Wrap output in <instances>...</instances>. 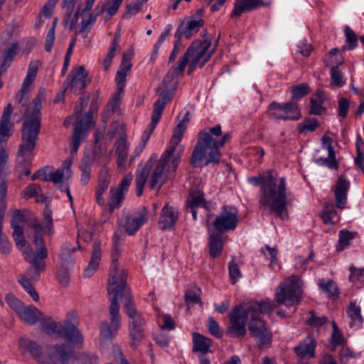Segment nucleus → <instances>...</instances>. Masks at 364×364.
I'll list each match as a JSON object with an SVG mask.
<instances>
[{"label": "nucleus", "instance_id": "f257e3e1", "mask_svg": "<svg viewBox=\"0 0 364 364\" xmlns=\"http://www.w3.org/2000/svg\"><path fill=\"white\" fill-rule=\"evenodd\" d=\"M248 181L255 186H260V208L274 213L282 220L288 219L287 183L285 177H279L275 170L270 169L258 176L249 178Z\"/></svg>", "mask_w": 364, "mask_h": 364}, {"label": "nucleus", "instance_id": "f03ea898", "mask_svg": "<svg viewBox=\"0 0 364 364\" xmlns=\"http://www.w3.org/2000/svg\"><path fill=\"white\" fill-rule=\"evenodd\" d=\"M43 92L39 95L33 106V112H24L27 119L24 120L21 130V142L18 146L14 173L19 178L31 173V166L34 156L33 151L41 129V100L43 98Z\"/></svg>", "mask_w": 364, "mask_h": 364}, {"label": "nucleus", "instance_id": "7ed1b4c3", "mask_svg": "<svg viewBox=\"0 0 364 364\" xmlns=\"http://www.w3.org/2000/svg\"><path fill=\"white\" fill-rule=\"evenodd\" d=\"M13 113V107L8 104L4 107L0 119V253L9 255L11 252V244L6 235H2L3 219L6 208V196L7 193V182L4 173L9 159L4 145L12 134L14 123L11 122V117Z\"/></svg>", "mask_w": 364, "mask_h": 364}, {"label": "nucleus", "instance_id": "20e7f679", "mask_svg": "<svg viewBox=\"0 0 364 364\" xmlns=\"http://www.w3.org/2000/svg\"><path fill=\"white\" fill-rule=\"evenodd\" d=\"M230 137V133L222 134L220 124L199 132L197 143L191 155V164L194 167H200L204 161L205 165L218 164L222 156L220 149Z\"/></svg>", "mask_w": 364, "mask_h": 364}, {"label": "nucleus", "instance_id": "39448f33", "mask_svg": "<svg viewBox=\"0 0 364 364\" xmlns=\"http://www.w3.org/2000/svg\"><path fill=\"white\" fill-rule=\"evenodd\" d=\"M211 43L208 40H196L191 43L186 53L180 58L178 65L171 70L163 80L161 89L164 90H175L178 82V76L184 72L186 65L189 63L188 74L191 75L194 69L199 66L203 68L210 60L214 50H209Z\"/></svg>", "mask_w": 364, "mask_h": 364}, {"label": "nucleus", "instance_id": "423d86ee", "mask_svg": "<svg viewBox=\"0 0 364 364\" xmlns=\"http://www.w3.org/2000/svg\"><path fill=\"white\" fill-rule=\"evenodd\" d=\"M180 151H181V149ZM156 159V155L151 156L144 167L137 171L136 176V193L137 196H141L144 187L150 174L151 188L159 189L170 178L171 174L176 171L181 162L180 153L171 155L164 151L152 172L150 173L151 161Z\"/></svg>", "mask_w": 364, "mask_h": 364}, {"label": "nucleus", "instance_id": "0eeeda50", "mask_svg": "<svg viewBox=\"0 0 364 364\" xmlns=\"http://www.w3.org/2000/svg\"><path fill=\"white\" fill-rule=\"evenodd\" d=\"M44 223L45 232L47 231L48 234H53L52 211L48 208H46L44 210ZM32 227L34 230L33 244L36 247V251L35 252L33 249L28 248L23 252V257L28 262L32 264L34 267V270L28 269L27 274L32 279L38 280L40 272H43L46 268L45 259L48 257V250L42 236L44 232L43 226L40 223H36L33 224Z\"/></svg>", "mask_w": 364, "mask_h": 364}, {"label": "nucleus", "instance_id": "6e6552de", "mask_svg": "<svg viewBox=\"0 0 364 364\" xmlns=\"http://www.w3.org/2000/svg\"><path fill=\"white\" fill-rule=\"evenodd\" d=\"M19 348L23 355L28 353L38 364H70L75 358L73 348L65 343L50 346L47 349V359L42 358L43 348L36 341L21 338Z\"/></svg>", "mask_w": 364, "mask_h": 364}, {"label": "nucleus", "instance_id": "1a4fd4ad", "mask_svg": "<svg viewBox=\"0 0 364 364\" xmlns=\"http://www.w3.org/2000/svg\"><path fill=\"white\" fill-rule=\"evenodd\" d=\"M79 318L76 311H70L63 323L56 322L50 318L43 319L41 329L47 335L57 334L58 337L68 342L70 346H81L83 343V336L78 328Z\"/></svg>", "mask_w": 364, "mask_h": 364}, {"label": "nucleus", "instance_id": "9d476101", "mask_svg": "<svg viewBox=\"0 0 364 364\" xmlns=\"http://www.w3.org/2000/svg\"><path fill=\"white\" fill-rule=\"evenodd\" d=\"M122 290L107 291L109 296L110 305L109 306V320H105L100 325V338L101 341L112 340L114 338L122 326V316L119 314V304L118 296Z\"/></svg>", "mask_w": 364, "mask_h": 364}, {"label": "nucleus", "instance_id": "9b49d317", "mask_svg": "<svg viewBox=\"0 0 364 364\" xmlns=\"http://www.w3.org/2000/svg\"><path fill=\"white\" fill-rule=\"evenodd\" d=\"M123 239L117 232L112 237V248L111 252L112 263L109 269L107 291L122 290L126 284L127 274L125 270L118 266L117 261L121 254Z\"/></svg>", "mask_w": 364, "mask_h": 364}, {"label": "nucleus", "instance_id": "f8f14e48", "mask_svg": "<svg viewBox=\"0 0 364 364\" xmlns=\"http://www.w3.org/2000/svg\"><path fill=\"white\" fill-rule=\"evenodd\" d=\"M302 291V282L300 277L292 275L280 284L275 293L274 299L279 304L291 306L299 303Z\"/></svg>", "mask_w": 364, "mask_h": 364}, {"label": "nucleus", "instance_id": "ddd939ff", "mask_svg": "<svg viewBox=\"0 0 364 364\" xmlns=\"http://www.w3.org/2000/svg\"><path fill=\"white\" fill-rule=\"evenodd\" d=\"M95 1L96 0H85L84 4L77 7L72 22L73 24H75L80 16L82 18V21L79 24V33H82L86 29L90 28L96 22L97 18L102 15L105 11L107 4L103 1H100L96 5L94 11L91 12Z\"/></svg>", "mask_w": 364, "mask_h": 364}, {"label": "nucleus", "instance_id": "4468645a", "mask_svg": "<svg viewBox=\"0 0 364 364\" xmlns=\"http://www.w3.org/2000/svg\"><path fill=\"white\" fill-rule=\"evenodd\" d=\"M95 1L96 0H85L84 4L77 7L72 22L73 24H75L80 16L82 18V21L79 24V33H82L86 29L90 28L96 22L97 18L102 15L105 11L107 4L103 1H100L96 5L94 11L91 12Z\"/></svg>", "mask_w": 364, "mask_h": 364}, {"label": "nucleus", "instance_id": "2eb2a0df", "mask_svg": "<svg viewBox=\"0 0 364 364\" xmlns=\"http://www.w3.org/2000/svg\"><path fill=\"white\" fill-rule=\"evenodd\" d=\"M240 220L237 208L225 205L220 208L219 213L211 224V228L219 234H223L236 229Z\"/></svg>", "mask_w": 364, "mask_h": 364}, {"label": "nucleus", "instance_id": "dca6fc26", "mask_svg": "<svg viewBox=\"0 0 364 364\" xmlns=\"http://www.w3.org/2000/svg\"><path fill=\"white\" fill-rule=\"evenodd\" d=\"M38 71V68L36 65H30L28 69L27 75L23 82L22 87L21 89V93L17 95L16 100L18 104L21 105L22 109H21L20 112L25 117V119H27L26 114H24V112L28 111L32 113L33 110V106L35 105L37 99L39 97V95L41 92H43V98L41 100L40 105H41L42 102L45 100L46 97V91L43 89H41L38 91L37 96L33 100L31 103H28L29 99V86L33 82L36 74ZM42 106H41V108Z\"/></svg>", "mask_w": 364, "mask_h": 364}, {"label": "nucleus", "instance_id": "f3484780", "mask_svg": "<svg viewBox=\"0 0 364 364\" xmlns=\"http://www.w3.org/2000/svg\"><path fill=\"white\" fill-rule=\"evenodd\" d=\"M269 114L277 119L296 121L301 117L299 105L296 102L286 103L272 102L269 106Z\"/></svg>", "mask_w": 364, "mask_h": 364}, {"label": "nucleus", "instance_id": "a211bd4d", "mask_svg": "<svg viewBox=\"0 0 364 364\" xmlns=\"http://www.w3.org/2000/svg\"><path fill=\"white\" fill-rule=\"evenodd\" d=\"M90 82L88 77V72L84 66H78L70 72L64 82L65 91L70 92L75 95H79L85 90Z\"/></svg>", "mask_w": 364, "mask_h": 364}, {"label": "nucleus", "instance_id": "6ab92c4d", "mask_svg": "<svg viewBox=\"0 0 364 364\" xmlns=\"http://www.w3.org/2000/svg\"><path fill=\"white\" fill-rule=\"evenodd\" d=\"M250 314V311L247 306L245 308L242 306H237L231 310L229 314L230 323L229 333L232 336H244L246 334V324Z\"/></svg>", "mask_w": 364, "mask_h": 364}, {"label": "nucleus", "instance_id": "aec40b11", "mask_svg": "<svg viewBox=\"0 0 364 364\" xmlns=\"http://www.w3.org/2000/svg\"><path fill=\"white\" fill-rule=\"evenodd\" d=\"M171 92L169 90H163L160 94V97L155 102L154 105V110L151 116V122L144 131L141 138V144L146 146L149 140L150 136L155 129L156 124L160 121L162 112L164 109L167 102L170 100Z\"/></svg>", "mask_w": 364, "mask_h": 364}, {"label": "nucleus", "instance_id": "412c9836", "mask_svg": "<svg viewBox=\"0 0 364 364\" xmlns=\"http://www.w3.org/2000/svg\"><path fill=\"white\" fill-rule=\"evenodd\" d=\"M132 180L133 176L132 173H127L124 176L118 187L110 188L108 205L109 210L111 213L121 206L122 202L124 199L125 193L128 191Z\"/></svg>", "mask_w": 364, "mask_h": 364}, {"label": "nucleus", "instance_id": "4be33fe9", "mask_svg": "<svg viewBox=\"0 0 364 364\" xmlns=\"http://www.w3.org/2000/svg\"><path fill=\"white\" fill-rule=\"evenodd\" d=\"M321 149L328 153L327 156H314V162L320 166L327 167L330 169L337 170L338 161L336 159V151L333 146V139L330 136L323 135L321 138Z\"/></svg>", "mask_w": 364, "mask_h": 364}, {"label": "nucleus", "instance_id": "5701e85b", "mask_svg": "<svg viewBox=\"0 0 364 364\" xmlns=\"http://www.w3.org/2000/svg\"><path fill=\"white\" fill-rule=\"evenodd\" d=\"M149 210L143 206L136 212L126 218L124 228L129 235H134L148 221Z\"/></svg>", "mask_w": 364, "mask_h": 364}, {"label": "nucleus", "instance_id": "b1692460", "mask_svg": "<svg viewBox=\"0 0 364 364\" xmlns=\"http://www.w3.org/2000/svg\"><path fill=\"white\" fill-rule=\"evenodd\" d=\"M92 123V115L90 112H88L82 119L76 122L72 137V152L77 151L85 137L86 130Z\"/></svg>", "mask_w": 364, "mask_h": 364}, {"label": "nucleus", "instance_id": "393cba45", "mask_svg": "<svg viewBox=\"0 0 364 364\" xmlns=\"http://www.w3.org/2000/svg\"><path fill=\"white\" fill-rule=\"evenodd\" d=\"M350 181L343 175L338 176L332 191L335 196L336 206L339 209H344L347 204L348 191L350 188Z\"/></svg>", "mask_w": 364, "mask_h": 364}, {"label": "nucleus", "instance_id": "a878e982", "mask_svg": "<svg viewBox=\"0 0 364 364\" xmlns=\"http://www.w3.org/2000/svg\"><path fill=\"white\" fill-rule=\"evenodd\" d=\"M179 212L175 207L166 204L161 209L158 221V227L162 230H170L176 225Z\"/></svg>", "mask_w": 364, "mask_h": 364}, {"label": "nucleus", "instance_id": "bb28decb", "mask_svg": "<svg viewBox=\"0 0 364 364\" xmlns=\"http://www.w3.org/2000/svg\"><path fill=\"white\" fill-rule=\"evenodd\" d=\"M145 325L146 321L144 318L129 321V331L131 347L136 348L142 342L145 337Z\"/></svg>", "mask_w": 364, "mask_h": 364}, {"label": "nucleus", "instance_id": "cd10ccee", "mask_svg": "<svg viewBox=\"0 0 364 364\" xmlns=\"http://www.w3.org/2000/svg\"><path fill=\"white\" fill-rule=\"evenodd\" d=\"M316 341L311 334H309L294 348V353L300 359L314 357Z\"/></svg>", "mask_w": 364, "mask_h": 364}, {"label": "nucleus", "instance_id": "c85d7f7f", "mask_svg": "<svg viewBox=\"0 0 364 364\" xmlns=\"http://www.w3.org/2000/svg\"><path fill=\"white\" fill-rule=\"evenodd\" d=\"M203 24L204 21L201 18L191 19L186 23H182L175 33V38H181L182 36H185L186 38H190L200 30Z\"/></svg>", "mask_w": 364, "mask_h": 364}, {"label": "nucleus", "instance_id": "c756f323", "mask_svg": "<svg viewBox=\"0 0 364 364\" xmlns=\"http://www.w3.org/2000/svg\"><path fill=\"white\" fill-rule=\"evenodd\" d=\"M18 48V44L0 45L1 73H4L10 66L16 55Z\"/></svg>", "mask_w": 364, "mask_h": 364}, {"label": "nucleus", "instance_id": "7c9ffc66", "mask_svg": "<svg viewBox=\"0 0 364 364\" xmlns=\"http://www.w3.org/2000/svg\"><path fill=\"white\" fill-rule=\"evenodd\" d=\"M269 4L262 0H236L231 16L237 18L244 12L252 11L261 6H268Z\"/></svg>", "mask_w": 364, "mask_h": 364}, {"label": "nucleus", "instance_id": "2f4dec72", "mask_svg": "<svg viewBox=\"0 0 364 364\" xmlns=\"http://www.w3.org/2000/svg\"><path fill=\"white\" fill-rule=\"evenodd\" d=\"M119 298L124 299V310L127 315L130 318V321H133L139 318H143L141 314L137 313L134 303L133 301L132 296L131 295V292L129 289H127V284L124 285V287L120 291L118 296V299Z\"/></svg>", "mask_w": 364, "mask_h": 364}, {"label": "nucleus", "instance_id": "473e14b6", "mask_svg": "<svg viewBox=\"0 0 364 364\" xmlns=\"http://www.w3.org/2000/svg\"><path fill=\"white\" fill-rule=\"evenodd\" d=\"M101 244L98 241H95L92 245L90 261L82 273L84 277H90L94 274L101 261Z\"/></svg>", "mask_w": 364, "mask_h": 364}, {"label": "nucleus", "instance_id": "72a5a7b5", "mask_svg": "<svg viewBox=\"0 0 364 364\" xmlns=\"http://www.w3.org/2000/svg\"><path fill=\"white\" fill-rule=\"evenodd\" d=\"M346 314L350 319L349 326L351 328H360L364 319L361 315V308L355 301H350L346 309Z\"/></svg>", "mask_w": 364, "mask_h": 364}, {"label": "nucleus", "instance_id": "f704fd0d", "mask_svg": "<svg viewBox=\"0 0 364 364\" xmlns=\"http://www.w3.org/2000/svg\"><path fill=\"white\" fill-rule=\"evenodd\" d=\"M210 228L208 229L209 237H208V247L209 254L211 257H218L223 250L224 242L222 239L221 235L217 232H210Z\"/></svg>", "mask_w": 364, "mask_h": 364}, {"label": "nucleus", "instance_id": "c9c22d12", "mask_svg": "<svg viewBox=\"0 0 364 364\" xmlns=\"http://www.w3.org/2000/svg\"><path fill=\"white\" fill-rule=\"evenodd\" d=\"M20 318L29 325H34L43 318V314L34 306H24L18 314Z\"/></svg>", "mask_w": 364, "mask_h": 364}, {"label": "nucleus", "instance_id": "e433bc0d", "mask_svg": "<svg viewBox=\"0 0 364 364\" xmlns=\"http://www.w3.org/2000/svg\"><path fill=\"white\" fill-rule=\"evenodd\" d=\"M193 353H212L210 350L212 341L209 338L205 337L198 333H194L193 335Z\"/></svg>", "mask_w": 364, "mask_h": 364}, {"label": "nucleus", "instance_id": "4c0bfd02", "mask_svg": "<svg viewBox=\"0 0 364 364\" xmlns=\"http://www.w3.org/2000/svg\"><path fill=\"white\" fill-rule=\"evenodd\" d=\"M184 132L185 131L182 129L175 128L172 137L170 140L169 146L164 151L165 152H168V154L171 155L177 154H179V151L181 149V151H180V159L181 158V154L184 151V147L182 145H179V143L183 138Z\"/></svg>", "mask_w": 364, "mask_h": 364}, {"label": "nucleus", "instance_id": "58836bf2", "mask_svg": "<svg viewBox=\"0 0 364 364\" xmlns=\"http://www.w3.org/2000/svg\"><path fill=\"white\" fill-rule=\"evenodd\" d=\"M71 176L72 171L69 165H63L58 170L50 171L49 181L54 184H61L69 180Z\"/></svg>", "mask_w": 364, "mask_h": 364}, {"label": "nucleus", "instance_id": "ea45409f", "mask_svg": "<svg viewBox=\"0 0 364 364\" xmlns=\"http://www.w3.org/2000/svg\"><path fill=\"white\" fill-rule=\"evenodd\" d=\"M247 307L250 314L260 316L262 314H271L274 306L273 302L269 299L260 302L252 301L248 304Z\"/></svg>", "mask_w": 364, "mask_h": 364}, {"label": "nucleus", "instance_id": "a19ab883", "mask_svg": "<svg viewBox=\"0 0 364 364\" xmlns=\"http://www.w3.org/2000/svg\"><path fill=\"white\" fill-rule=\"evenodd\" d=\"M117 154V165L121 167L123 166L127 161L128 156V150L129 144L126 139L125 136H120L116 144Z\"/></svg>", "mask_w": 364, "mask_h": 364}, {"label": "nucleus", "instance_id": "79ce46f5", "mask_svg": "<svg viewBox=\"0 0 364 364\" xmlns=\"http://www.w3.org/2000/svg\"><path fill=\"white\" fill-rule=\"evenodd\" d=\"M325 101L324 93L321 91H318L314 97L310 100L311 107L310 114L315 115H320L326 112V108L323 107V104Z\"/></svg>", "mask_w": 364, "mask_h": 364}, {"label": "nucleus", "instance_id": "37998d69", "mask_svg": "<svg viewBox=\"0 0 364 364\" xmlns=\"http://www.w3.org/2000/svg\"><path fill=\"white\" fill-rule=\"evenodd\" d=\"M20 25L17 22H13L1 34L0 45L18 44L14 41V37L18 31Z\"/></svg>", "mask_w": 364, "mask_h": 364}, {"label": "nucleus", "instance_id": "c03bdc74", "mask_svg": "<svg viewBox=\"0 0 364 364\" xmlns=\"http://www.w3.org/2000/svg\"><path fill=\"white\" fill-rule=\"evenodd\" d=\"M344 35L346 44L342 46L341 51L353 50L358 46V38L356 33L348 26L344 27Z\"/></svg>", "mask_w": 364, "mask_h": 364}, {"label": "nucleus", "instance_id": "a18cd8bd", "mask_svg": "<svg viewBox=\"0 0 364 364\" xmlns=\"http://www.w3.org/2000/svg\"><path fill=\"white\" fill-rule=\"evenodd\" d=\"M323 222L326 225H331L335 223L336 219L338 220L339 216L333 203H326L325 208L321 214Z\"/></svg>", "mask_w": 364, "mask_h": 364}, {"label": "nucleus", "instance_id": "49530a36", "mask_svg": "<svg viewBox=\"0 0 364 364\" xmlns=\"http://www.w3.org/2000/svg\"><path fill=\"white\" fill-rule=\"evenodd\" d=\"M250 319L248 323V328L253 336L261 331L267 328L264 321L261 318L259 315L250 314Z\"/></svg>", "mask_w": 364, "mask_h": 364}, {"label": "nucleus", "instance_id": "de8ad7c7", "mask_svg": "<svg viewBox=\"0 0 364 364\" xmlns=\"http://www.w3.org/2000/svg\"><path fill=\"white\" fill-rule=\"evenodd\" d=\"M319 288L325 292L328 297L336 296L338 294V287L331 279H320L318 281Z\"/></svg>", "mask_w": 364, "mask_h": 364}, {"label": "nucleus", "instance_id": "09e8293b", "mask_svg": "<svg viewBox=\"0 0 364 364\" xmlns=\"http://www.w3.org/2000/svg\"><path fill=\"white\" fill-rule=\"evenodd\" d=\"M119 35H115V36L112 41V45L109 49V51L104 60L103 68H104L105 70H108L109 68L110 67L112 59L115 55L117 48H119Z\"/></svg>", "mask_w": 364, "mask_h": 364}, {"label": "nucleus", "instance_id": "8fccbe9b", "mask_svg": "<svg viewBox=\"0 0 364 364\" xmlns=\"http://www.w3.org/2000/svg\"><path fill=\"white\" fill-rule=\"evenodd\" d=\"M205 204L203 192L200 191L191 192L187 200V208H197Z\"/></svg>", "mask_w": 364, "mask_h": 364}, {"label": "nucleus", "instance_id": "3c124183", "mask_svg": "<svg viewBox=\"0 0 364 364\" xmlns=\"http://www.w3.org/2000/svg\"><path fill=\"white\" fill-rule=\"evenodd\" d=\"M92 164L88 158L83 159L82 164L80 166V170L81 171V183L85 186L88 183L90 176H91Z\"/></svg>", "mask_w": 364, "mask_h": 364}, {"label": "nucleus", "instance_id": "603ef678", "mask_svg": "<svg viewBox=\"0 0 364 364\" xmlns=\"http://www.w3.org/2000/svg\"><path fill=\"white\" fill-rule=\"evenodd\" d=\"M354 238L353 232L348 230H341L339 232V239L337 245V250L342 251L350 245V242Z\"/></svg>", "mask_w": 364, "mask_h": 364}, {"label": "nucleus", "instance_id": "864d4df0", "mask_svg": "<svg viewBox=\"0 0 364 364\" xmlns=\"http://www.w3.org/2000/svg\"><path fill=\"white\" fill-rule=\"evenodd\" d=\"M342 63L343 60H341L337 65L332 66L330 70L332 82L337 87H342L346 83L345 80H343L342 73L338 69L339 65H341Z\"/></svg>", "mask_w": 364, "mask_h": 364}, {"label": "nucleus", "instance_id": "5fc2aeb1", "mask_svg": "<svg viewBox=\"0 0 364 364\" xmlns=\"http://www.w3.org/2000/svg\"><path fill=\"white\" fill-rule=\"evenodd\" d=\"M332 328L333 332L331 340L332 345L333 346L344 345L346 343L345 338L335 321L332 322Z\"/></svg>", "mask_w": 364, "mask_h": 364}, {"label": "nucleus", "instance_id": "6e6d98bb", "mask_svg": "<svg viewBox=\"0 0 364 364\" xmlns=\"http://www.w3.org/2000/svg\"><path fill=\"white\" fill-rule=\"evenodd\" d=\"M318 126V123L316 119L308 118L298 125V130L299 133L314 132Z\"/></svg>", "mask_w": 364, "mask_h": 364}, {"label": "nucleus", "instance_id": "4d7b16f0", "mask_svg": "<svg viewBox=\"0 0 364 364\" xmlns=\"http://www.w3.org/2000/svg\"><path fill=\"white\" fill-rule=\"evenodd\" d=\"M14 230L13 237L16 245L21 249L25 247L26 240L23 236V228L20 225H11Z\"/></svg>", "mask_w": 364, "mask_h": 364}, {"label": "nucleus", "instance_id": "13d9d810", "mask_svg": "<svg viewBox=\"0 0 364 364\" xmlns=\"http://www.w3.org/2000/svg\"><path fill=\"white\" fill-rule=\"evenodd\" d=\"M309 87L306 83L291 87L292 98L299 100L309 94Z\"/></svg>", "mask_w": 364, "mask_h": 364}, {"label": "nucleus", "instance_id": "bf43d9fd", "mask_svg": "<svg viewBox=\"0 0 364 364\" xmlns=\"http://www.w3.org/2000/svg\"><path fill=\"white\" fill-rule=\"evenodd\" d=\"M261 252L270 260L269 266L273 268L274 265L277 263V250L272 248L269 245H265L264 247L261 249Z\"/></svg>", "mask_w": 364, "mask_h": 364}, {"label": "nucleus", "instance_id": "052dcab7", "mask_svg": "<svg viewBox=\"0 0 364 364\" xmlns=\"http://www.w3.org/2000/svg\"><path fill=\"white\" fill-rule=\"evenodd\" d=\"M19 283L25 291L31 296L33 301H38L39 296L30 281L25 277H23L20 280Z\"/></svg>", "mask_w": 364, "mask_h": 364}, {"label": "nucleus", "instance_id": "680f3d73", "mask_svg": "<svg viewBox=\"0 0 364 364\" xmlns=\"http://www.w3.org/2000/svg\"><path fill=\"white\" fill-rule=\"evenodd\" d=\"M228 269L230 282L231 284H234L241 277V272L237 264L234 260L230 262Z\"/></svg>", "mask_w": 364, "mask_h": 364}, {"label": "nucleus", "instance_id": "e2e57ef3", "mask_svg": "<svg viewBox=\"0 0 364 364\" xmlns=\"http://www.w3.org/2000/svg\"><path fill=\"white\" fill-rule=\"evenodd\" d=\"M328 319L326 316L318 317L313 312H310V317L306 321V323L315 328H320L326 323Z\"/></svg>", "mask_w": 364, "mask_h": 364}, {"label": "nucleus", "instance_id": "0e129e2a", "mask_svg": "<svg viewBox=\"0 0 364 364\" xmlns=\"http://www.w3.org/2000/svg\"><path fill=\"white\" fill-rule=\"evenodd\" d=\"M7 304L18 314L23 307L22 302L16 298L12 294H8L6 296Z\"/></svg>", "mask_w": 364, "mask_h": 364}, {"label": "nucleus", "instance_id": "69168bd1", "mask_svg": "<svg viewBox=\"0 0 364 364\" xmlns=\"http://www.w3.org/2000/svg\"><path fill=\"white\" fill-rule=\"evenodd\" d=\"M208 328L210 333L214 336L215 338H222L223 332L220 330V327L218 323L212 317H210L208 318Z\"/></svg>", "mask_w": 364, "mask_h": 364}, {"label": "nucleus", "instance_id": "338daca9", "mask_svg": "<svg viewBox=\"0 0 364 364\" xmlns=\"http://www.w3.org/2000/svg\"><path fill=\"white\" fill-rule=\"evenodd\" d=\"M254 336L258 338L260 346H269L272 342V333L267 328L261 331Z\"/></svg>", "mask_w": 364, "mask_h": 364}, {"label": "nucleus", "instance_id": "774afa93", "mask_svg": "<svg viewBox=\"0 0 364 364\" xmlns=\"http://www.w3.org/2000/svg\"><path fill=\"white\" fill-rule=\"evenodd\" d=\"M40 192H41L40 186L36 183H31L23 190L22 197L26 199L33 198Z\"/></svg>", "mask_w": 364, "mask_h": 364}]
</instances>
